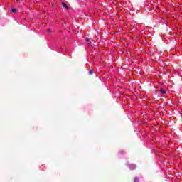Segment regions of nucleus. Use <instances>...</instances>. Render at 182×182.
<instances>
[{
  "instance_id": "obj_1",
  "label": "nucleus",
  "mask_w": 182,
  "mask_h": 182,
  "mask_svg": "<svg viewBox=\"0 0 182 182\" xmlns=\"http://www.w3.org/2000/svg\"><path fill=\"white\" fill-rule=\"evenodd\" d=\"M61 4L63 8H66V9H69V6L66 4V3L62 2Z\"/></svg>"
},
{
  "instance_id": "obj_2",
  "label": "nucleus",
  "mask_w": 182,
  "mask_h": 182,
  "mask_svg": "<svg viewBox=\"0 0 182 182\" xmlns=\"http://www.w3.org/2000/svg\"><path fill=\"white\" fill-rule=\"evenodd\" d=\"M130 170H136V165L132 164L129 166Z\"/></svg>"
},
{
  "instance_id": "obj_3",
  "label": "nucleus",
  "mask_w": 182,
  "mask_h": 182,
  "mask_svg": "<svg viewBox=\"0 0 182 182\" xmlns=\"http://www.w3.org/2000/svg\"><path fill=\"white\" fill-rule=\"evenodd\" d=\"M160 92H161V95H166V90L161 88Z\"/></svg>"
},
{
  "instance_id": "obj_4",
  "label": "nucleus",
  "mask_w": 182,
  "mask_h": 182,
  "mask_svg": "<svg viewBox=\"0 0 182 182\" xmlns=\"http://www.w3.org/2000/svg\"><path fill=\"white\" fill-rule=\"evenodd\" d=\"M16 11H17V10H16V9H15V8H13V9H11V12H13L14 14H16Z\"/></svg>"
},
{
  "instance_id": "obj_5",
  "label": "nucleus",
  "mask_w": 182,
  "mask_h": 182,
  "mask_svg": "<svg viewBox=\"0 0 182 182\" xmlns=\"http://www.w3.org/2000/svg\"><path fill=\"white\" fill-rule=\"evenodd\" d=\"M134 182H140V181L139 180V178H134Z\"/></svg>"
},
{
  "instance_id": "obj_6",
  "label": "nucleus",
  "mask_w": 182,
  "mask_h": 182,
  "mask_svg": "<svg viewBox=\"0 0 182 182\" xmlns=\"http://www.w3.org/2000/svg\"><path fill=\"white\" fill-rule=\"evenodd\" d=\"M89 73H90V75H93V73H95V72L93 71V70H90L89 71Z\"/></svg>"
},
{
  "instance_id": "obj_7",
  "label": "nucleus",
  "mask_w": 182,
  "mask_h": 182,
  "mask_svg": "<svg viewBox=\"0 0 182 182\" xmlns=\"http://www.w3.org/2000/svg\"><path fill=\"white\" fill-rule=\"evenodd\" d=\"M48 32H52V30H50V28H48Z\"/></svg>"
},
{
  "instance_id": "obj_8",
  "label": "nucleus",
  "mask_w": 182,
  "mask_h": 182,
  "mask_svg": "<svg viewBox=\"0 0 182 182\" xmlns=\"http://www.w3.org/2000/svg\"><path fill=\"white\" fill-rule=\"evenodd\" d=\"M85 41H86V42H89V38H86Z\"/></svg>"
}]
</instances>
